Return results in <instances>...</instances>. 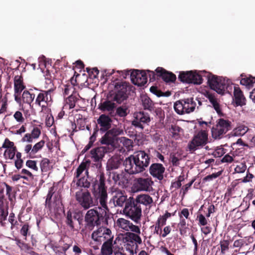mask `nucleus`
<instances>
[{
	"mask_svg": "<svg viewBox=\"0 0 255 255\" xmlns=\"http://www.w3.org/2000/svg\"><path fill=\"white\" fill-rule=\"evenodd\" d=\"M24 88L22 77L18 75L15 76L14 78V89L15 94H20Z\"/></svg>",
	"mask_w": 255,
	"mask_h": 255,
	"instance_id": "bb28decb",
	"label": "nucleus"
},
{
	"mask_svg": "<svg viewBox=\"0 0 255 255\" xmlns=\"http://www.w3.org/2000/svg\"><path fill=\"white\" fill-rule=\"evenodd\" d=\"M76 199L79 204L85 209L87 210L94 206V202L90 193L87 191H77L75 195Z\"/></svg>",
	"mask_w": 255,
	"mask_h": 255,
	"instance_id": "2eb2a0df",
	"label": "nucleus"
},
{
	"mask_svg": "<svg viewBox=\"0 0 255 255\" xmlns=\"http://www.w3.org/2000/svg\"><path fill=\"white\" fill-rule=\"evenodd\" d=\"M113 240L104 242L101 248L102 255H111L113 254Z\"/></svg>",
	"mask_w": 255,
	"mask_h": 255,
	"instance_id": "cd10ccee",
	"label": "nucleus"
},
{
	"mask_svg": "<svg viewBox=\"0 0 255 255\" xmlns=\"http://www.w3.org/2000/svg\"><path fill=\"white\" fill-rule=\"evenodd\" d=\"M111 116L105 114L101 115L97 120L98 130L102 134L108 130L112 127L113 120Z\"/></svg>",
	"mask_w": 255,
	"mask_h": 255,
	"instance_id": "dca6fc26",
	"label": "nucleus"
},
{
	"mask_svg": "<svg viewBox=\"0 0 255 255\" xmlns=\"http://www.w3.org/2000/svg\"><path fill=\"white\" fill-rule=\"evenodd\" d=\"M134 200L140 207L141 205L145 206H150L153 203L152 197L146 194L137 195L134 198Z\"/></svg>",
	"mask_w": 255,
	"mask_h": 255,
	"instance_id": "5701e85b",
	"label": "nucleus"
},
{
	"mask_svg": "<svg viewBox=\"0 0 255 255\" xmlns=\"http://www.w3.org/2000/svg\"><path fill=\"white\" fill-rule=\"evenodd\" d=\"M71 215L74 220L78 222L80 225L82 224L84 216L82 211H77L71 212Z\"/></svg>",
	"mask_w": 255,
	"mask_h": 255,
	"instance_id": "ea45409f",
	"label": "nucleus"
},
{
	"mask_svg": "<svg viewBox=\"0 0 255 255\" xmlns=\"http://www.w3.org/2000/svg\"><path fill=\"white\" fill-rule=\"evenodd\" d=\"M179 80L186 83H193L200 85L203 82V78L200 74L192 71L182 72L178 76Z\"/></svg>",
	"mask_w": 255,
	"mask_h": 255,
	"instance_id": "4468645a",
	"label": "nucleus"
},
{
	"mask_svg": "<svg viewBox=\"0 0 255 255\" xmlns=\"http://www.w3.org/2000/svg\"><path fill=\"white\" fill-rule=\"evenodd\" d=\"M150 121L151 118L147 113L139 111L133 114L131 125L136 128L143 130L145 126H149Z\"/></svg>",
	"mask_w": 255,
	"mask_h": 255,
	"instance_id": "f8f14e48",
	"label": "nucleus"
},
{
	"mask_svg": "<svg viewBox=\"0 0 255 255\" xmlns=\"http://www.w3.org/2000/svg\"><path fill=\"white\" fill-rule=\"evenodd\" d=\"M76 101L77 98L75 96L71 95L68 97L67 99V103L69 105L70 109H73L75 107Z\"/></svg>",
	"mask_w": 255,
	"mask_h": 255,
	"instance_id": "3c124183",
	"label": "nucleus"
},
{
	"mask_svg": "<svg viewBox=\"0 0 255 255\" xmlns=\"http://www.w3.org/2000/svg\"><path fill=\"white\" fill-rule=\"evenodd\" d=\"M12 147H14V143L10 141L8 138H6L1 147L4 148H11Z\"/></svg>",
	"mask_w": 255,
	"mask_h": 255,
	"instance_id": "69168bd1",
	"label": "nucleus"
},
{
	"mask_svg": "<svg viewBox=\"0 0 255 255\" xmlns=\"http://www.w3.org/2000/svg\"><path fill=\"white\" fill-rule=\"evenodd\" d=\"M204 76L207 79V82L210 88L219 94L223 95L225 92H229L231 89L228 80L223 77H216L210 73H206Z\"/></svg>",
	"mask_w": 255,
	"mask_h": 255,
	"instance_id": "20e7f679",
	"label": "nucleus"
},
{
	"mask_svg": "<svg viewBox=\"0 0 255 255\" xmlns=\"http://www.w3.org/2000/svg\"><path fill=\"white\" fill-rule=\"evenodd\" d=\"M248 130L247 127L245 126H239L234 130V134L236 136L243 135Z\"/></svg>",
	"mask_w": 255,
	"mask_h": 255,
	"instance_id": "c03bdc74",
	"label": "nucleus"
},
{
	"mask_svg": "<svg viewBox=\"0 0 255 255\" xmlns=\"http://www.w3.org/2000/svg\"><path fill=\"white\" fill-rule=\"evenodd\" d=\"M41 102L46 103V100L45 99V94L43 93H40L38 94L36 99L35 103L40 106Z\"/></svg>",
	"mask_w": 255,
	"mask_h": 255,
	"instance_id": "13d9d810",
	"label": "nucleus"
},
{
	"mask_svg": "<svg viewBox=\"0 0 255 255\" xmlns=\"http://www.w3.org/2000/svg\"><path fill=\"white\" fill-rule=\"evenodd\" d=\"M153 182L151 178H139L137 180V184L138 188L140 190L148 191L150 187L153 184Z\"/></svg>",
	"mask_w": 255,
	"mask_h": 255,
	"instance_id": "393cba45",
	"label": "nucleus"
},
{
	"mask_svg": "<svg viewBox=\"0 0 255 255\" xmlns=\"http://www.w3.org/2000/svg\"><path fill=\"white\" fill-rule=\"evenodd\" d=\"M98 131H99L98 130V126H96L95 128H94V132H93L92 135L90 137L89 142H90L92 143H94V142L96 140L97 133Z\"/></svg>",
	"mask_w": 255,
	"mask_h": 255,
	"instance_id": "0e129e2a",
	"label": "nucleus"
},
{
	"mask_svg": "<svg viewBox=\"0 0 255 255\" xmlns=\"http://www.w3.org/2000/svg\"><path fill=\"white\" fill-rule=\"evenodd\" d=\"M34 98L35 95L30 94L28 91H24L22 95L23 102L28 104L32 102Z\"/></svg>",
	"mask_w": 255,
	"mask_h": 255,
	"instance_id": "f704fd0d",
	"label": "nucleus"
},
{
	"mask_svg": "<svg viewBox=\"0 0 255 255\" xmlns=\"http://www.w3.org/2000/svg\"><path fill=\"white\" fill-rule=\"evenodd\" d=\"M129 113V110L127 106H120L117 108L115 112V116L117 115L121 118L126 117Z\"/></svg>",
	"mask_w": 255,
	"mask_h": 255,
	"instance_id": "72a5a7b5",
	"label": "nucleus"
},
{
	"mask_svg": "<svg viewBox=\"0 0 255 255\" xmlns=\"http://www.w3.org/2000/svg\"><path fill=\"white\" fill-rule=\"evenodd\" d=\"M150 156L145 151L139 150L126 158L123 161L125 171L130 175L143 172L149 166ZM123 162L120 157L113 156L106 164V172L113 171L118 169Z\"/></svg>",
	"mask_w": 255,
	"mask_h": 255,
	"instance_id": "f257e3e1",
	"label": "nucleus"
},
{
	"mask_svg": "<svg viewBox=\"0 0 255 255\" xmlns=\"http://www.w3.org/2000/svg\"><path fill=\"white\" fill-rule=\"evenodd\" d=\"M86 71L90 76L93 75V78H96L99 73V70L96 67L93 68L87 67L86 68Z\"/></svg>",
	"mask_w": 255,
	"mask_h": 255,
	"instance_id": "8fccbe9b",
	"label": "nucleus"
},
{
	"mask_svg": "<svg viewBox=\"0 0 255 255\" xmlns=\"http://www.w3.org/2000/svg\"><path fill=\"white\" fill-rule=\"evenodd\" d=\"M234 103L236 107L243 106L246 105V99L239 88L234 87Z\"/></svg>",
	"mask_w": 255,
	"mask_h": 255,
	"instance_id": "4be33fe9",
	"label": "nucleus"
},
{
	"mask_svg": "<svg viewBox=\"0 0 255 255\" xmlns=\"http://www.w3.org/2000/svg\"><path fill=\"white\" fill-rule=\"evenodd\" d=\"M142 106L145 110L152 112L154 110V103L146 95H142L140 96Z\"/></svg>",
	"mask_w": 255,
	"mask_h": 255,
	"instance_id": "b1692460",
	"label": "nucleus"
},
{
	"mask_svg": "<svg viewBox=\"0 0 255 255\" xmlns=\"http://www.w3.org/2000/svg\"><path fill=\"white\" fill-rule=\"evenodd\" d=\"M116 108V104L109 99H106L104 101L101 102L98 105V109L102 112H109V115L111 117L115 116V109Z\"/></svg>",
	"mask_w": 255,
	"mask_h": 255,
	"instance_id": "a211bd4d",
	"label": "nucleus"
},
{
	"mask_svg": "<svg viewBox=\"0 0 255 255\" xmlns=\"http://www.w3.org/2000/svg\"><path fill=\"white\" fill-rule=\"evenodd\" d=\"M145 71L147 72V77L148 76L149 81L150 82H153L156 80L157 79H158V77H159V76H157L156 72L155 73L153 71L149 70H147Z\"/></svg>",
	"mask_w": 255,
	"mask_h": 255,
	"instance_id": "864d4df0",
	"label": "nucleus"
},
{
	"mask_svg": "<svg viewBox=\"0 0 255 255\" xmlns=\"http://www.w3.org/2000/svg\"><path fill=\"white\" fill-rule=\"evenodd\" d=\"M16 151V147H12L11 148H6L4 152V156L5 158L12 159L14 158L15 152Z\"/></svg>",
	"mask_w": 255,
	"mask_h": 255,
	"instance_id": "a19ab883",
	"label": "nucleus"
},
{
	"mask_svg": "<svg viewBox=\"0 0 255 255\" xmlns=\"http://www.w3.org/2000/svg\"><path fill=\"white\" fill-rule=\"evenodd\" d=\"M86 166V164L85 163L82 162L81 163L78 168L76 169V171L75 173V176L73 181V183L75 182L76 179H79V178L83 175V173L85 170V167Z\"/></svg>",
	"mask_w": 255,
	"mask_h": 255,
	"instance_id": "e433bc0d",
	"label": "nucleus"
},
{
	"mask_svg": "<svg viewBox=\"0 0 255 255\" xmlns=\"http://www.w3.org/2000/svg\"><path fill=\"white\" fill-rule=\"evenodd\" d=\"M40 134V130L38 128H34L30 134L33 138L36 139L39 137Z\"/></svg>",
	"mask_w": 255,
	"mask_h": 255,
	"instance_id": "052dcab7",
	"label": "nucleus"
},
{
	"mask_svg": "<svg viewBox=\"0 0 255 255\" xmlns=\"http://www.w3.org/2000/svg\"><path fill=\"white\" fill-rule=\"evenodd\" d=\"M229 242L227 240H223L220 242L221 253L225 254L226 251L229 249Z\"/></svg>",
	"mask_w": 255,
	"mask_h": 255,
	"instance_id": "603ef678",
	"label": "nucleus"
},
{
	"mask_svg": "<svg viewBox=\"0 0 255 255\" xmlns=\"http://www.w3.org/2000/svg\"><path fill=\"white\" fill-rule=\"evenodd\" d=\"M165 167L160 163H152L149 167V172L151 175L159 180H162L164 178Z\"/></svg>",
	"mask_w": 255,
	"mask_h": 255,
	"instance_id": "f3484780",
	"label": "nucleus"
},
{
	"mask_svg": "<svg viewBox=\"0 0 255 255\" xmlns=\"http://www.w3.org/2000/svg\"><path fill=\"white\" fill-rule=\"evenodd\" d=\"M208 134L205 130H201L195 135L188 142L187 150L193 153L197 149L205 146L208 142Z\"/></svg>",
	"mask_w": 255,
	"mask_h": 255,
	"instance_id": "0eeeda50",
	"label": "nucleus"
},
{
	"mask_svg": "<svg viewBox=\"0 0 255 255\" xmlns=\"http://www.w3.org/2000/svg\"><path fill=\"white\" fill-rule=\"evenodd\" d=\"M207 98L209 100L210 102L211 103V104H212L213 108L215 106L217 105L218 104H219L217 102V99L212 95L208 94Z\"/></svg>",
	"mask_w": 255,
	"mask_h": 255,
	"instance_id": "774afa93",
	"label": "nucleus"
},
{
	"mask_svg": "<svg viewBox=\"0 0 255 255\" xmlns=\"http://www.w3.org/2000/svg\"><path fill=\"white\" fill-rule=\"evenodd\" d=\"M92 238L95 241L101 243L103 242L113 240L114 235L109 228L102 226L92 233Z\"/></svg>",
	"mask_w": 255,
	"mask_h": 255,
	"instance_id": "ddd939ff",
	"label": "nucleus"
},
{
	"mask_svg": "<svg viewBox=\"0 0 255 255\" xmlns=\"http://www.w3.org/2000/svg\"><path fill=\"white\" fill-rule=\"evenodd\" d=\"M128 201L127 196L125 195L121 192H118L110 199L109 204H113V207H122L124 206L125 207Z\"/></svg>",
	"mask_w": 255,
	"mask_h": 255,
	"instance_id": "aec40b11",
	"label": "nucleus"
},
{
	"mask_svg": "<svg viewBox=\"0 0 255 255\" xmlns=\"http://www.w3.org/2000/svg\"><path fill=\"white\" fill-rule=\"evenodd\" d=\"M73 218L71 215V212L69 211L67 213L66 216V224L71 229H73L74 228V222L73 221Z\"/></svg>",
	"mask_w": 255,
	"mask_h": 255,
	"instance_id": "49530a36",
	"label": "nucleus"
},
{
	"mask_svg": "<svg viewBox=\"0 0 255 255\" xmlns=\"http://www.w3.org/2000/svg\"><path fill=\"white\" fill-rule=\"evenodd\" d=\"M26 166L35 171H38V167L37 166V161L36 160H28L26 162Z\"/></svg>",
	"mask_w": 255,
	"mask_h": 255,
	"instance_id": "09e8293b",
	"label": "nucleus"
},
{
	"mask_svg": "<svg viewBox=\"0 0 255 255\" xmlns=\"http://www.w3.org/2000/svg\"><path fill=\"white\" fill-rule=\"evenodd\" d=\"M54 193V187L53 186L51 187L49 189L48 193L47 195L46 200H45V207L49 209L50 210H51L52 207L51 204V200L52 197L53 196V194Z\"/></svg>",
	"mask_w": 255,
	"mask_h": 255,
	"instance_id": "c9c22d12",
	"label": "nucleus"
},
{
	"mask_svg": "<svg viewBox=\"0 0 255 255\" xmlns=\"http://www.w3.org/2000/svg\"><path fill=\"white\" fill-rule=\"evenodd\" d=\"M28 230H29L28 225L27 224H25L23 225L21 229H20V233L22 236L26 237L27 235V233H28Z\"/></svg>",
	"mask_w": 255,
	"mask_h": 255,
	"instance_id": "338daca9",
	"label": "nucleus"
},
{
	"mask_svg": "<svg viewBox=\"0 0 255 255\" xmlns=\"http://www.w3.org/2000/svg\"><path fill=\"white\" fill-rule=\"evenodd\" d=\"M254 83H255V78L252 76L243 78L240 81L241 85L246 86L248 89L253 87Z\"/></svg>",
	"mask_w": 255,
	"mask_h": 255,
	"instance_id": "473e14b6",
	"label": "nucleus"
},
{
	"mask_svg": "<svg viewBox=\"0 0 255 255\" xmlns=\"http://www.w3.org/2000/svg\"><path fill=\"white\" fill-rule=\"evenodd\" d=\"M150 91L158 97H162L163 96V92L159 90L156 87H151L150 88Z\"/></svg>",
	"mask_w": 255,
	"mask_h": 255,
	"instance_id": "4d7b16f0",
	"label": "nucleus"
},
{
	"mask_svg": "<svg viewBox=\"0 0 255 255\" xmlns=\"http://www.w3.org/2000/svg\"><path fill=\"white\" fill-rule=\"evenodd\" d=\"M107 148L103 146H98L92 149L90 151L91 157L93 160L96 162L94 165L97 169H100L102 166V161L106 153L112 152L113 147Z\"/></svg>",
	"mask_w": 255,
	"mask_h": 255,
	"instance_id": "9b49d317",
	"label": "nucleus"
},
{
	"mask_svg": "<svg viewBox=\"0 0 255 255\" xmlns=\"http://www.w3.org/2000/svg\"><path fill=\"white\" fill-rule=\"evenodd\" d=\"M125 239L130 245L128 248L133 249V251L137 248V244H140L142 243L141 238L138 235L133 233H128Z\"/></svg>",
	"mask_w": 255,
	"mask_h": 255,
	"instance_id": "412c9836",
	"label": "nucleus"
},
{
	"mask_svg": "<svg viewBox=\"0 0 255 255\" xmlns=\"http://www.w3.org/2000/svg\"><path fill=\"white\" fill-rule=\"evenodd\" d=\"M84 172V176L77 179L76 185L77 187L89 188L90 187L91 183L87 179L89 176V172L88 169L86 168V166L85 167V170Z\"/></svg>",
	"mask_w": 255,
	"mask_h": 255,
	"instance_id": "a878e982",
	"label": "nucleus"
},
{
	"mask_svg": "<svg viewBox=\"0 0 255 255\" xmlns=\"http://www.w3.org/2000/svg\"><path fill=\"white\" fill-rule=\"evenodd\" d=\"M231 123L224 119H220L211 128L212 136L214 139H220L222 135L231 129Z\"/></svg>",
	"mask_w": 255,
	"mask_h": 255,
	"instance_id": "1a4fd4ad",
	"label": "nucleus"
},
{
	"mask_svg": "<svg viewBox=\"0 0 255 255\" xmlns=\"http://www.w3.org/2000/svg\"><path fill=\"white\" fill-rule=\"evenodd\" d=\"M155 72L157 73V76L161 78L166 83H173L176 79L175 74L171 72L166 71L162 67H157L155 70Z\"/></svg>",
	"mask_w": 255,
	"mask_h": 255,
	"instance_id": "6ab92c4d",
	"label": "nucleus"
},
{
	"mask_svg": "<svg viewBox=\"0 0 255 255\" xmlns=\"http://www.w3.org/2000/svg\"><path fill=\"white\" fill-rule=\"evenodd\" d=\"M95 186V185L93 186V194L95 200L97 202V207L109 212L110 209L107 205L108 193L104 173L99 175L98 188L96 189Z\"/></svg>",
	"mask_w": 255,
	"mask_h": 255,
	"instance_id": "7ed1b4c3",
	"label": "nucleus"
},
{
	"mask_svg": "<svg viewBox=\"0 0 255 255\" xmlns=\"http://www.w3.org/2000/svg\"><path fill=\"white\" fill-rule=\"evenodd\" d=\"M123 211L124 215L135 224H140L142 215L141 207L135 202L133 197L128 198L126 206L123 208Z\"/></svg>",
	"mask_w": 255,
	"mask_h": 255,
	"instance_id": "39448f33",
	"label": "nucleus"
},
{
	"mask_svg": "<svg viewBox=\"0 0 255 255\" xmlns=\"http://www.w3.org/2000/svg\"><path fill=\"white\" fill-rule=\"evenodd\" d=\"M50 160L46 158L42 159L40 163V169L42 172H47L49 169Z\"/></svg>",
	"mask_w": 255,
	"mask_h": 255,
	"instance_id": "58836bf2",
	"label": "nucleus"
},
{
	"mask_svg": "<svg viewBox=\"0 0 255 255\" xmlns=\"http://www.w3.org/2000/svg\"><path fill=\"white\" fill-rule=\"evenodd\" d=\"M153 111H154L156 116H157L159 119L160 121L163 119L164 117V112L162 110L161 108H155L154 110Z\"/></svg>",
	"mask_w": 255,
	"mask_h": 255,
	"instance_id": "6e6d98bb",
	"label": "nucleus"
},
{
	"mask_svg": "<svg viewBox=\"0 0 255 255\" xmlns=\"http://www.w3.org/2000/svg\"><path fill=\"white\" fill-rule=\"evenodd\" d=\"M109 135L115 139V137L121 134L122 130L119 128H112L106 131Z\"/></svg>",
	"mask_w": 255,
	"mask_h": 255,
	"instance_id": "37998d69",
	"label": "nucleus"
},
{
	"mask_svg": "<svg viewBox=\"0 0 255 255\" xmlns=\"http://www.w3.org/2000/svg\"><path fill=\"white\" fill-rule=\"evenodd\" d=\"M162 226L159 224L158 222H156L154 225V234H156L158 235H161L162 232Z\"/></svg>",
	"mask_w": 255,
	"mask_h": 255,
	"instance_id": "680f3d73",
	"label": "nucleus"
},
{
	"mask_svg": "<svg viewBox=\"0 0 255 255\" xmlns=\"http://www.w3.org/2000/svg\"><path fill=\"white\" fill-rule=\"evenodd\" d=\"M53 204L55 205L54 212L55 213L64 212V207L60 197L58 194L55 195Z\"/></svg>",
	"mask_w": 255,
	"mask_h": 255,
	"instance_id": "c756f323",
	"label": "nucleus"
},
{
	"mask_svg": "<svg viewBox=\"0 0 255 255\" xmlns=\"http://www.w3.org/2000/svg\"><path fill=\"white\" fill-rule=\"evenodd\" d=\"M13 117L16 121L19 123H23L24 121L22 113L19 111H16L14 114Z\"/></svg>",
	"mask_w": 255,
	"mask_h": 255,
	"instance_id": "bf43d9fd",
	"label": "nucleus"
},
{
	"mask_svg": "<svg viewBox=\"0 0 255 255\" xmlns=\"http://www.w3.org/2000/svg\"><path fill=\"white\" fill-rule=\"evenodd\" d=\"M222 170L219 171L218 172L212 173V174L208 175L203 178L204 181H210L214 179L219 177L222 173Z\"/></svg>",
	"mask_w": 255,
	"mask_h": 255,
	"instance_id": "de8ad7c7",
	"label": "nucleus"
},
{
	"mask_svg": "<svg viewBox=\"0 0 255 255\" xmlns=\"http://www.w3.org/2000/svg\"><path fill=\"white\" fill-rule=\"evenodd\" d=\"M125 72V74L123 75L124 78H126L127 75H129L132 83L138 86H144L147 81V75L144 70H133Z\"/></svg>",
	"mask_w": 255,
	"mask_h": 255,
	"instance_id": "9d476101",
	"label": "nucleus"
},
{
	"mask_svg": "<svg viewBox=\"0 0 255 255\" xmlns=\"http://www.w3.org/2000/svg\"><path fill=\"white\" fill-rule=\"evenodd\" d=\"M115 92L112 100L120 104L126 101L130 93V88L126 82L116 83L115 86Z\"/></svg>",
	"mask_w": 255,
	"mask_h": 255,
	"instance_id": "6e6552de",
	"label": "nucleus"
},
{
	"mask_svg": "<svg viewBox=\"0 0 255 255\" xmlns=\"http://www.w3.org/2000/svg\"><path fill=\"white\" fill-rule=\"evenodd\" d=\"M170 131L172 134V136L175 138L179 137V133L182 131V129L176 125H172L170 128Z\"/></svg>",
	"mask_w": 255,
	"mask_h": 255,
	"instance_id": "4c0bfd02",
	"label": "nucleus"
},
{
	"mask_svg": "<svg viewBox=\"0 0 255 255\" xmlns=\"http://www.w3.org/2000/svg\"><path fill=\"white\" fill-rule=\"evenodd\" d=\"M45 144V141L44 140H41L40 141L36 143L32 147L31 150V153L32 155L35 154L40 150H41L42 147L44 146Z\"/></svg>",
	"mask_w": 255,
	"mask_h": 255,
	"instance_id": "a18cd8bd",
	"label": "nucleus"
},
{
	"mask_svg": "<svg viewBox=\"0 0 255 255\" xmlns=\"http://www.w3.org/2000/svg\"><path fill=\"white\" fill-rule=\"evenodd\" d=\"M108 213L96 207L89 210L85 216L86 227L92 230L95 226L108 225L110 219Z\"/></svg>",
	"mask_w": 255,
	"mask_h": 255,
	"instance_id": "f03ea898",
	"label": "nucleus"
},
{
	"mask_svg": "<svg viewBox=\"0 0 255 255\" xmlns=\"http://www.w3.org/2000/svg\"><path fill=\"white\" fill-rule=\"evenodd\" d=\"M116 226L125 231H129L130 222L124 218H119L116 222Z\"/></svg>",
	"mask_w": 255,
	"mask_h": 255,
	"instance_id": "2f4dec72",
	"label": "nucleus"
},
{
	"mask_svg": "<svg viewBox=\"0 0 255 255\" xmlns=\"http://www.w3.org/2000/svg\"><path fill=\"white\" fill-rule=\"evenodd\" d=\"M196 106L193 98H185L175 102L174 109L177 114L182 115L194 112Z\"/></svg>",
	"mask_w": 255,
	"mask_h": 255,
	"instance_id": "423d86ee",
	"label": "nucleus"
},
{
	"mask_svg": "<svg viewBox=\"0 0 255 255\" xmlns=\"http://www.w3.org/2000/svg\"><path fill=\"white\" fill-rule=\"evenodd\" d=\"M105 133V134L102 137L99 141L101 144L105 145V146H102L104 147L107 148V147H109L110 148V146H111L113 147V151L114 149V139L109 135L106 132Z\"/></svg>",
	"mask_w": 255,
	"mask_h": 255,
	"instance_id": "c85d7f7f",
	"label": "nucleus"
},
{
	"mask_svg": "<svg viewBox=\"0 0 255 255\" xmlns=\"http://www.w3.org/2000/svg\"><path fill=\"white\" fill-rule=\"evenodd\" d=\"M106 174L108 176V181L111 182L112 179L115 184L121 180L123 176L122 174L119 173L115 171L106 172Z\"/></svg>",
	"mask_w": 255,
	"mask_h": 255,
	"instance_id": "7c9ffc66",
	"label": "nucleus"
},
{
	"mask_svg": "<svg viewBox=\"0 0 255 255\" xmlns=\"http://www.w3.org/2000/svg\"><path fill=\"white\" fill-rule=\"evenodd\" d=\"M180 221L178 224L177 227L179 228L180 233L181 235H183L186 232L187 227H186V223L185 219L182 218V217L180 215Z\"/></svg>",
	"mask_w": 255,
	"mask_h": 255,
	"instance_id": "79ce46f5",
	"label": "nucleus"
},
{
	"mask_svg": "<svg viewBox=\"0 0 255 255\" xmlns=\"http://www.w3.org/2000/svg\"><path fill=\"white\" fill-rule=\"evenodd\" d=\"M247 168V166L245 163H241L238 165L235 168V171L236 173H243L245 171Z\"/></svg>",
	"mask_w": 255,
	"mask_h": 255,
	"instance_id": "5fc2aeb1",
	"label": "nucleus"
},
{
	"mask_svg": "<svg viewBox=\"0 0 255 255\" xmlns=\"http://www.w3.org/2000/svg\"><path fill=\"white\" fill-rule=\"evenodd\" d=\"M225 153L224 149L223 148L217 147V149L214 151L213 155L215 157H220Z\"/></svg>",
	"mask_w": 255,
	"mask_h": 255,
	"instance_id": "e2e57ef3",
	"label": "nucleus"
}]
</instances>
